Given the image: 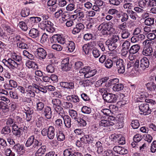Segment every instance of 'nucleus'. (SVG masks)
Returning a JSON list of instances; mask_svg holds the SVG:
<instances>
[{
	"instance_id": "nucleus-1",
	"label": "nucleus",
	"mask_w": 156,
	"mask_h": 156,
	"mask_svg": "<svg viewBox=\"0 0 156 156\" xmlns=\"http://www.w3.org/2000/svg\"><path fill=\"white\" fill-rule=\"evenodd\" d=\"M22 60V57L17 53L13 52L10 54V58L4 59L2 62L11 70L17 69Z\"/></svg>"
},
{
	"instance_id": "nucleus-2",
	"label": "nucleus",
	"mask_w": 156,
	"mask_h": 156,
	"mask_svg": "<svg viewBox=\"0 0 156 156\" xmlns=\"http://www.w3.org/2000/svg\"><path fill=\"white\" fill-rule=\"evenodd\" d=\"M41 144V143L40 142L37 140L35 139L34 136L31 135L27 140L25 143V146L26 147H29L32 145V147L27 149L26 151L28 153L32 152Z\"/></svg>"
},
{
	"instance_id": "nucleus-3",
	"label": "nucleus",
	"mask_w": 156,
	"mask_h": 156,
	"mask_svg": "<svg viewBox=\"0 0 156 156\" xmlns=\"http://www.w3.org/2000/svg\"><path fill=\"white\" fill-rule=\"evenodd\" d=\"M145 101L148 104L146 103L141 104L139 105V107L141 112L140 114L146 115L150 114L151 112V110L149 107L150 105H154L156 104V102L154 100L148 98L145 99Z\"/></svg>"
},
{
	"instance_id": "nucleus-4",
	"label": "nucleus",
	"mask_w": 156,
	"mask_h": 156,
	"mask_svg": "<svg viewBox=\"0 0 156 156\" xmlns=\"http://www.w3.org/2000/svg\"><path fill=\"white\" fill-rule=\"evenodd\" d=\"M112 22L102 23L98 27V30L101 31L103 35H108L113 33L115 29L113 27Z\"/></svg>"
},
{
	"instance_id": "nucleus-5",
	"label": "nucleus",
	"mask_w": 156,
	"mask_h": 156,
	"mask_svg": "<svg viewBox=\"0 0 156 156\" xmlns=\"http://www.w3.org/2000/svg\"><path fill=\"white\" fill-rule=\"evenodd\" d=\"M51 104L54 110L59 115L64 111L61 107L62 101L58 98H53L51 101Z\"/></svg>"
},
{
	"instance_id": "nucleus-6",
	"label": "nucleus",
	"mask_w": 156,
	"mask_h": 156,
	"mask_svg": "<svg viewBox=\"0 0 156 156\" xmlns=\"http://www.w3.org/2000/svg\"><path fill=\"white\" fill-rule=\"evenodd\" d=\"M96 69L92 70L89 66H86L81 69L79 71L80 73L84 74V76L86 78H89L94 76L97 73Z\"/></svg>"
},
{
	"instance_id": "nucleus-7",
	"label": "nucleus",
	"mask_w": 156,
	"mask_h": 156,
	"mask_svg": "<svg viewBox=\"0 0 156 156\" xmlns=\"http://www.w3.org/2000/svg\"><path fill=\"white\" fill-rule=\"evenodd\" d=\"M114 66L117 68L119 73L123 74L125 71L124 62L122 59L114 60Z\"/></svg>"
},
{
	"instance_id": "nucleus-8",
	"label": "nucleus",
	"mask_w": 156,
	"mask_h": 156,
	"mask_svg": "<svg viewBox=\"0 0 156 156\" xmlns=\"http://www.w3.org/2000/svg\"><path fill=\"white\" fill-rule=\"evenodd\" d=\"M41 134L44 136L47 135L50 140L54 139L55 136V129L52 126H50L48 129H43L41 131Z\"/></svg>"
},
{
	"instance_id": "nucleus-9",
	"label": "nucleus",
	"mask_w": 156,
	"mask_h": 156,
	"mask_svg": "<svg viewBox=\"0 0 156 156\" xmlns=\"http://www.w3.org/2000/svg\"><path fill=\"white\" fill-rule=\"evenodd\" d=\"M34 84V83H33L32 85L26 87L25 96L29 98H34L35 96L36 90Z\"/></svg>"
},
{
	"instance_id": "nucleus-10",
	"label": "nucleus",
	"mask_w": 156,
	"mask_h": 156,
	"mask_svg": "<svg viewBox=\"0 0 156 156\" xmlns=\"http://www.w3.org/2000/svg\"><path fill=\"white\" fill-rule=\"evenodd\" d=\"M103 98L106 102L109 103H113L117 100L116 95L111 93H106L103 94Z\"/></svg>"
},
{
	"instance_id": "nucleus-11",
	"label": "nucleus",
	"mask_w": 156,
	"mask_h": 156,
	"mask_svg": "<svg viewBox=\"0 0 156 156\" xmlns=\"http://www.w3.org/2000/svg\"><path fill=\"white\" fill-rule=\"evenodd\" d=\"M41 115L47 119H50L52 116V111L51 107L48 106H45L41 112Z\"/></svg>"
},
{
	"instance_id": "nucleus-12",
	"label": "nucleus",
	"mask_w": 156,
	"mask_h": 156,
	"mask_svg": "<svg viewBox=\"0 0 156 156\" xmlns=\"http://www.w3.org/2000/svg\"><path fill=\"white\" fill-rule=\"evenodd\" d=\"M59 115L63 119L64 123L66 127L68 128H70L71 126V120L70 117L67 115H66L64 112Z\"/></svg>"
},
{
	"instance_id": "nucleus-13",
	"label": "nucleus",
	"mask_w": 156,
	"mask_h": 156,
	"mask_svg": "<svg viewBox=\"0 0 156 156\" xmlns=\"http://www.w3.org/2000/svg\"><path fill=\"white\" fill-rule=\"evenodd\" d=\"M35 53L37 54L38 58L40 59H45L47 55L46 51L41 48H39L37 49Z\"/></svg>"
},
{
	"instance_id": "nucleus-14",
	"label": "nucleus",
	"mask_w": 156,
	"mask_h": 156,
	"mask_svg": "<svg viewBox=\"0 0 156 156\" xmlns=\"http://www.w3.org/2000/svg\"><path fill=\"white\" fill-rule=\"evenodd\" d=\"M52 38L55 42L61 44H64L66 43V39L63 35H55L53 36Z\"/></svg>"
},
{
	"instance_id": "nucleus-15",
	"label": "nucleus",
	"mask_w": 156,
	"mask_h": 156,
	"mask_svg": "<svg viewBox=\"0 0 156 156\" xmlns=\"http://www.w3.org/2000/svg\"><path fill=\"white\" fill-rule=\"evenodd\" d=\"M13 149L20 155L23 154L24 151V147L23 145L20 144H17L15 145Z\"/></svg>"
},
{
	"instance_id": "nucleus-16",
	"label": "nucleus",
	"mask_w": 156,
	"mask_h": 156,
	"mask_svg": "<svg viewBox=\"0 0 156 156\" xmlns=\"http://www.w3.org/2000/svg\"><path fill=\"white\" fill-rule=\"evenodd\" d=\"M66 47L68 52H72L74 50L75 45L74 43L72 41H67L66 42Z\"/></svg>"
},
{
	"instance_id": "nucleus-17",
	"label": "nucleus",
	"mask_w": 156,
	"mask_h": 156,
	"mask_svg": "<svg viewBox=\"0 0 156 156\" xmlns=\"http://www.w3.org/2000/svg\"><path fill=\"white\" fill-rule=\"evenodd\" d=\"M149 65V61L146 57H144L140 61V67L143 70L148 68Z\"/></svg>"
},
{
	"instance_id": "nucleus-18",
	"label": "nucleus",
	"mask_w": 156,
	"mask_h": 156,
	"mask_svg": "<svg viewBox=\"0 0 156 156\" xmlns=\"http://www.w3.org/2000/svg\"><path fill=\"white\" fill-rule=\"evenodd\" d=\"M84 28V25L81 23H77L75 27L72 30V33L74 34H76L79 33L81 30H83Z\"/></svg>"
},
{
	"instance_id": "nucleus-19",
	"label": "nucleus",
	"mask_w": 156,
	"mask_h": 156,
	"mask_svg": "<svg viewBox=\"0 0 156 156\" xmlns=\"http://www.w3.org/2000/svg\"><path fill=\"white\" fill-rule=\"evenodd\" d=\"M113 149L115 152L120 154H126L128 152L127 149L122 147L118 146H115Z\"/></svg>"
},
{
	"instance_id": "nucleus-20",
	"label": "nucleus",
	"mask_w": 156,
	"mask_h": 156,
	"mask_svg": "<svg viewBox=\"0 0 156 156\" xmlns=\"http://www.w3.org/2000/svg\"><path fill=\"white\" fill-rule=\"evenodd\" d=\"M7 23L5 20L3 21V23L1 25V26L3 29L6 31L9 34H13L14 30L10 27L8 25Z\"/></svg>"
},
{
	"instance_id": "nucleus-21",
	"label": "nucleus",
	"mask_w": 156,
	"mask_h": 156,
	"mask_svg": "<svg viewBox=\"0 0 156 156\" xmlns=\"http://www.w3.org/2000/svg\"><path fill=\"white\" fill-rule=\"evenodd\" d=\"M35 87V89L36 90V93L37 94H40L41 92L43 94H45L47 93V90L46 88V86L41 87V86L40 84H37L36 83H34Z\"/></svg>"
},
{
	"instance_id": "nucleus-22",
	"label": "nucleus",
	"mask_w": 156,
	"mask_h": 156,
	"mask_svg": "<svg viewBox=\"0 0 156 156\" xmlns=\"http://www.w3.org/2000/svg\"><path fill=\"white\" fill-rule=\"evenodd\" d=\"M114 123L112 121L108 120H101L99 122V126L106 127L112 126Z\"/></svg>"
},
{
	"instance_id": "nucleus-23",
	"label": "nucleus",
	"mask_w": 156,
	"mask_h": 156,
	"mask_svg": "<svg viewBox=\"0 0 156 156\" xmlns=\"http://www.w3.org/2000/svg\"><path fill=\"white\" fill-rule=\"evenodd\" d=\"M29 35L30 37L35 38L39 36L40 32L37 29L33 28L30 30Z\"/></svg>"
},
{
	"instance_id": "nucleus-24",
	"label": "nucleus",
	"mask_w": 156,
	"mask_h": 156,
	"mask_svg": "<svg viewBox=\"0 0 156 156\" xmlns=\"http://www.w3.org/2000/svg\"><path fill=\"white\" fill-rule=\"evenodd\" d=\"M105 45L108 47V49L111 51L115 50L118 46V44L116 43L112 42L110 40H108L106 41Z\"/></svg>"
},
{
	"instance_id": "nucleus-25",
	"label": "nucleus",
	"mask_w": 156,
	"mask_h": 156,
	"mask_svg": "<svg viewBox=\"0 0 156 156\" xmlns=\"http://www.w3.org/2000/svg\"><path fill=\"white\" fill-rule=\"evenodd\" d=\"M83 52L86 55H89L91 53L92 46L91 44H84L82 47Z\"/></svg>"
},
{
	"instance_id": "nucleus-26",
	"label": "nucleus",
	"mask_w": 156,
	"mask_h": 156,
	"mask_svg": "<svg viewBox=\"0 0 156 156\" xmlns=\"http://www.w3.org/2000/svg\"><path fill=\"white\" fill-rule=\"evenodd\" d=\"M47 147L43 145L39 148L35 154V156H42L44 154L46 151Z\"/></svg>"
},
{
	"instance_id": "nucleus-27",
	"label": "nucleus",
	"mask_w": 156,
	"mask_h": 156,
	"mask_svg": "<svg viewBox=\"0 0 156 156\" xmlns=\"http://www.w3.org/2000/svg\"><path fill=\"white\" fill-rule=\"evenodd\" d=\"M60 85L67 89H73L74 88V83L70 82H62L60 83Z\"/></svg>"
},
{
	"instance_id": "nucleus-28",
	"label": "nucleus",
	"mask_w": 156,
	"mask_h": 156,
	"mask_svg": "<svg viewBox=\"0 0 156 156\" xmlns=\"http://www.w3.org/2000/svg\"><path fill=\"white\" fill-rule=\"evenodd\" d=\"M26 65L28 68H32L36 69L38 68L37 64L33 61H27L26 63Z\"/></svg>"
},
{
	"instance_id": "nucleus-29",
	"label": "nucleus",
	"mask_w": 156,
	"mask_h": 156,
	"mask_svg": "<svg viewBox=\"0 0 156 156\" xmlns=\"http://www.w3.org/2000/svg\"><path fill=\"white\" fill-rule=\"evenodd\" d=\"M119 82V79L118 78H114L109 80L105 83V86L109 87L112 85H115Z\"/></svg>"
},
{
	"instance_id": "nucleus-30",
	"label": "nucleus",
	"mask_w": 156,
	"mask_h": 156,
	"mask_svg": "<svg viewBox=\"0 0 156 156\" xmlns=\"http://www.w3.org/2000/svg\"><path fill=\"white\" fill-rule=\"evenodd\" d=\"M140 48V46L138 44L132 45L129 50V53L131 54H135L138 52Z\"/></svg>"
},
{
	"instance_id": "nucleus-31",
	"label": "nucleus",
	"mask_w": 156,
	"mask_h": 156,
	"mask_svg": "<svg viewBox=\"0 0 156 156\" xmlns=\"http://www.w3.org/2000/svg\"><path fill=\"white\" fill-rule=\"evenodd\" d=\"M152 52V47H145L143 51L142 54L145 56H148L151 55Z\"/></svg>"
},
{
	"instance_id": "nucleus-32",
	"label": "nucleus",
	"mask_w": 156,
	"mask_h": 156,
	"mask_svg": "<svg viewBox=\"0 0 156 156\" xmlns=\"http://www.w3.org/2000/svg\"><path fill=\"white\" fill-rule=\"evenodd\" d=\"M41 20L40 17H32L30 18L29 22L31 24L32 26H33L39 22Z\"/></svg>"
},
{
	"instance_id": "nucleus-33",
	"label": "nucleus",
	"mask_w": 156,
	"mask_h": 156,
	"mask_svg": "<svg viewBox=\"0 0 156 156\" xmlns=\"http://www.w3.org/2000/svg\"><path fill=\"white\" fill-rule=\"evenodd\" d=\"M147 89L151 91H154L156 89V84L153 82H149L146 85Z\"/></svg>"
},
{
	"instance_id": "nucleus-34",
	"label": "nucleus",
	"mask_w": 156,
	"mask_h": 156,
	"mask_svg": "<svg viewBox=\"0 0 156 156\" xmlns=\"http://www.w3.org/2000/svg\"><path fill=\"white\" fill-rule=\"evenodd\" d=\"M124 88V86L122 83H117L114 85L112 88V89L114 91H119L122 90Z\"/></svg>"
},
{
	"instance_id": "nucleus-35",
	"label": "nucleus",
	"mask_w": 156,
	"mask_h": 156,
	"mask_svg": "<svg viewBox=\"0 0 156 156\" xmlns=\"http://www.w3.org/2000/svg\"><path fill=\"white\" fill-rule=\"evenodd\" d=\"M56 136L57 140L58 141H63L65 139V136L62 132L61 131L56 132Z\"/></svg>"
},
{
	"instance_id": "nucleus-36",
	"label": "nucleus",
	"mask_w": 156,
	"mask_h": 156,
	"mask_svg": "<svg viewBox=\"0 0 156 156\" xmlns=\"http://www.w3.org/2000/svg\"><path fill=\"white\" fill-rule=\"evenodd\" d=\"M69 115L75 121L77 120L79 117L76 111L73 109H70L69 110Z\"/></svg>"
},
{
	"instance_id": "nucleus-37",
	"label": "nucleus",
	"mask_w": 156,
	"mask_h": 156,
	"mask_svg": "<svg viewBox=\"0 0 156 156\" xmlns=\"http://www.w3.org/2000/svg\"><path fill=\"white\" fill-rule=\"evenodd\" d=\"M44 104L41 101L36 103V110L37 112H41L44 108Z\"/></svg>"
},
{
	"instance_id": "nucleus-38",
	"label": "nucleus",
	"mask_w": 156,
	"mask_h": 156,
	"mask_svg": "<svg viewBox=\"0 0 156 156\" xmlns=\"http://www.w3.org/2000/svg\"><path fill=\"white\" fill-rule=\"evenodd\" d=\"M55 69V65L51 64L48 65L46 67V70L48 73H53Z\"/></svg>"
},
{
	"instance_id": "nucleus-39",
	"label": "nucleus",
	"mask_w": 156,
	"mask_h": 156,
	"mask_svg": "<svg viewBox=\"0 0 156 156\" xmlns=\"http://www.w3.org/2000/svg\"><path fill=\"white\" fill-rule=\"evenodd\" d=\"M55 125L57 128H62L63 125L62 120L60 119H57L55 121Z\"/></svg>"
},
{
	"instance_id": "nucleus-40",
	"label": "nucleus",
	"mask_w": 156,
	"mask_h": 156,
	"mask_svg": "<svg viewBox=\"0 0 156 156\" xmlns=\"http://www.w3.org/2000/svg\"><path fill=\"white\" fill-rule=\"evenodd\" d=\"M30 13V9L26 8H23L21 12V15L23 17H25L28 16Z\"/></svg>"
},
{
	"instance_id": "nucleus-41",
	"label": "nucleus",
	"mask_w": 156,
	"mask_h": 156,
	"mask_svg": "<svg viewBox=\"0 0 156 156\" xmlns=\"http://www.w3.org/2000/svg\"><path fill=\"white\" fill-rule=\"evenodd\" d=\"M104 65L106 68H110L113 65L114 66V61H112L111 60L108 59L105 62Z\"/></svg>"
},
{
	"instance_id": "nucleus-42",
	"label": "nucleus",
	"mask_w": 156,
	"mask_h": 156,
	"mask_svg": "<svg viewBox=\"0 0 156 156\" xmlns=\"http://www.w3.org/2000/svg\"><path fill=\"white\" fill-rule=\"evenodd\" d=\"M154 19L152 18H148L146 19L144 21V24L146 25L151 26L154 24Z\"/></svg>"
},
{
	"instance_id": "nucleus-43",
	"label": "nucleus",
	"mask_w": 156,
	"mask_h": 156,
	"mask_svg": "<svg viewBox=\"0 0 156 156\" xmlns=\"http://www.w3.org/2000/svg\"><path fill=\"white\" fill-rule=\"evenodd\" d=\"M74 12L75 13H76L77 16L80 20L82 19L84 17V14L83 11H81L80 10L76 9L74 11Z\"/></svg>"
},
{
	"instance_id": "nucleus-44",
	"label": "nucleus",
	"mask_w": 156,
	"mask_h": 156,
	"mask_svg": "<svg viewBox=\"0 0 156 156\" xmlns=\"http://www.w3.org/2000/svg\"><path fill=\"white\" fill-rule=\"evenodd\" d=\"M130 35L128 30L122 31L121 33V36L122 38L125 39L128 38Z\"/></svg>"
},
{
	"instance_id": "nucleus-45",
	"label": "nucleus",
	"mask_w": 156,
	"mask_h": 156,
	"mask_svg": "<svg viewBox=\"0 0 156 156\" xmlns=\"http://www.w3.org/2000/svg\"><path fill=\"white\" fill-rule=\"evenodd\" d=\"M130 45V42L128 41H125L122 44V49L126 50H129Z\"/></svg>"
},
{
	"instance_id": "nucleus-46",
	"label": "nucleus",
	"mask_w": 156,
	"mask_h": 156,
	"mask_svg": "<svg viewBox=\"0 0 156 156\" xmlns=\"http://www.w3.org/2000/svg\"><path fill=\"white\" fill-rule=\"evenodd\" d=\"M1 110H2L4 112L8 111L7 105L2 102H0V111Z\"/></svg>"
},
{
	"instance_id": "nucleus-47",
	"label": "nucleus",
	"mask_w": 156,
	"mask_h": 156,
	"mask_svg": "<svg viewBox=\"0 0 156 156\" xmlns=\"http://www.w3.org/2000/svg\"><path fill=\"white\" fill-rule=\"evenodd\" d=\"M81 111L83 113L89 114L91 112V108L86 106H83L81 109Z\"/></svg>"
},
{
	"instance_id": "nucleus-48",
	"label": "nucleus",
	"mask_w": 156,
	"mask_h": 156,
	"mask_svg": "<svg viewBox=\"0 0 156 156\" xmlns=\"http://www.w3.org/2000/svg\"><path fill=\"white\" fill-rule=\"evenodd\" d=\"M73 151L71 148H69L65 150L63 152L64 156H71Z\"/></svg>"
},
{
	"instance_id": "nucleus-49",
	"label": "nucleus",
	"mask_w": 156,
	"mask_h": 156,
	"mask_svg": "<svg viewBox=\"0 0 156 156\" xmlns=\"http://www.w3.org/2000/svg\"><path fill=\"white\" fill-rule=\"evenodd\" d=\"M128 15L133 20H136L137 15L136 13L132 10H129L127 11Z\"/></svg>"
},
{
	"instance_id": "nucleus-50",
	"label": "nucleus",
	"mask_w": 156,
	"mask_h": 156,
	"mask_svg": "<svg viewBox=\"0 0 156 156\" xmlns=\"http://www.w3.org/2000/svg\"><path fill=\"white\" fill-rule=\"evenodd\" d=\"M79 84L84 87L89 86L90 84V82L89 80H85L83 81H81L79 82Z\"/></svg>"
},
{
	"instance_id": "nucleus-51",
	"label": "nucleus",
	"mask_w": 156,
	"mask_h": 156,
	"mask_svg": "<svg viewBox=\"0 0 156 156\" xmlns=\"http://www.w3.org/2000/svg\"><path fill=\"white\" fill-rule=\"evenodd\" d=\"M4 153L6 156H15V153L9 148L4 149Z\"/></svg>"
},
{
	"instance_id": "nucleus-52",
	"label": "nucleus",
	"mask_w": 156,
	"mask_h": 156,
	"mask_svg": "<svg viewBox=\"0 0 156 156\" xmlns=\"http://www.w3.org/2000/svg\"><path fill=\"white\" fill-rule=\"evenodd\" d=\"M52 48L57 51H61L62 49V47L60 44H54L51 45Z\"/></svg>"
},
{
	"instance_id": "nucleus-53",
	"label": "nucleus",
	"mask_w": 156,
	"mask_h": 156,
	"mask_svg": "<svg viewBox=\"0 0 156 156\" xmlns=\"http://www.w3.org/2000/svg\"><path fill=\"white\" fill-rule=\"evenodd\" d=\"M131 125L134 129H137L140 126V124L138 121L137 120H132L131 122Z\"/></svg>"
},
{
	"instance_id": "nucleus-54",
	"label": "nucleus",
	"mask_w": 156,
	"mask_h": 156,
	"mask_svg": "<svg viewBox=\"0 0 156 156\" xmlns=\"http://www.w3.org/2000/svg\"><path fill=\"white\" fill-rule=\"evenodd\" d=\"M48 36L45 33H44L42 35L40 40V42L41 43H44L48 40Z\"/></svg>"
},
{
	"instance_id": "nucleus-55",
	"label": "nucleus",
	"mask_w": 156,
	"mask_h": 156,
	"mask_svg": "<svg viewBox=\"0 0 156 156\" xmlns=\"http://www.w3.org/2000/svg\"><path fill=\"white\" fill-rule=\"evenodd\" d=\"M17 47L22 49H27L28 48V45L23 42H19L17 43Z\"/></svg>"
},
{
	"instance_id": "nucleus-56",
	"label": "nucleus",
	"mask_w": 156,
	"mask_h": 156,
	"mask_svg": "<svg viewBox=\"0 0 156 156\" xmlns=\"http://www.w3.org/2000/svg\"><path fill=\"white\" fill-rule=\"evenodd\" d=\"M19 25L20 28L23 31H26L28 27L26 23L23 21L20 22Z\"/></svg>"
},
{
	"instance_id": "nucleus-57",
	"label": "nucleus",
	"mask_w": 156,
	"mask_h": 156,
	"mask_svg": "<svg viewBox=\"0 0 156 156\" xmlns=\"http://www.w3.org/2000/svg\"><path fill=\"white\" fill-rule=\"evenodd\" d=\"M94 57L95 58L99 57L100 55V52L99 50L96 48H94L91 51Z\"/></svg>"
},
{
	"instance_id": "nucleus-58",
	"label": "nucleus",
	"mask_w": 156,
	"mask_h": 156,
	"mask_svg": "<svg viewBox=\"0 0 156 156\" xmlns=\"http://www.w3.org/2000/svg\"><path fill=\"white\" fill-rule=\"evenodd\" d=\"M11 132V129L9 126H5L2 129L1 132L2 134H8Z\"/></svg>"
},
{
	"instance_id": "nucleus-59",
	"label": "nucleus",
	"mask_w": 156,
	"mask_h": 156,
	"mask_svg": "<svg viewBox=\"0 0 156 156\" xmlns=\"http://www.w3.org/2000/svg\"><path fill=\"white\" fill-rule=\"evenodd\" d=\"M153 33H150L147 34V38L151 40H154L156 38V35L154 33H156V30H153Z\"/></svg>"
},
{
	"instance_id": "nucleus-60",
	"label": "nucleus",
	"mask_w": 156,
	"mask_h": 156,
	"mask_svg": "<svg viewBox=\"0 0 156 156\" xmlns=\"http://www.w3.org/2000/svg\"><path fill=\"white\" fill-rule=\"evenodd\" d=\"M76 121L78 122V124L81 126L84 127L85 126L87 125L86 121L82 118L79 119L78 118Z\"/></svg>"
},
{
	"instance_id": "nucleus-61",
	"label": "nucleus",
	"mask_w": 156,
	"mask_h": 156,
	"mask_svg": "<svg viewBox=\"0 0 156 156\" xmlns=\"http://www.w3.org/2000/svg\"><path fill=\"white\" fill-rule=\"evenodd\" d=\"M121 38L119 35L116 34L113 35L111 38V41L114 43H116Z\"/></svg>"
},
{
	"instance_id": "nucleus-62",
	"label": "nucleus",
	"mask_w": 156,
	"mask_h": 156,
	"mask_svg": "<svg viewBox=\"0 0 156 156\" xmlns=\"http://www.w3.org/2000/svg\"><path fill=\"white\" fill-rule=\"evenodd\" d=\"M22 129L20 128H19L18 129H15L14 130H12V131L13 134L16 136L19 137L21 135V130Z\"/></svg>"
},
{
	"instance_id": "nucleus-63",
	"label": "nucleus",
	"mask_w": 156,
	"mask_h": 156,
	"mask_svg": "<svg viewBox=\"0 0 156 156\" xmlns=\"http://www.w3.org/2000/svg\"><path fill=\"white\" fill-rule=\"evenodd\" d=\"M150 150L152 153H154L156 151V140L154 141L151 143Z\"/></svg>"
},
{
	"instance_id": "nucleus-64",
	"label": "nucleus",
	"mask_w": 156,
	"mask_h": 156,
	"mask_svg": "<svg viewBox=\"0 0 156 156\" xmlns=\"http://www.w3.org/2000/svg\"><path fill=\"white\" fill-rule=\"evenodd\" d=\"M102 154L103 156H112L113 154L112 150L108 149L104 151Z\"/></svg>"
}]
</instances>
